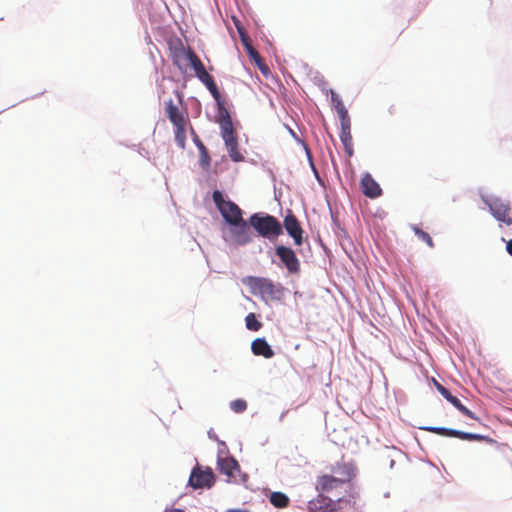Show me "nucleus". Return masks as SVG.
<instances>
[{"instance_id":"1","label":"nucleus","mask_w":512,"mask_h":512,"mask_svg":"<svg viewBox=\"0 0 512 512\" xmlns=\"http://www.w3.org/2000/svg\"><path fill=\"white\" fill-rule=\"evenodd\" d=\"M333 472H335L337 476L324 474L317 478L316 490L321 494L327 493L338 496L342 491H346L349 482L354 476L352 469L346 464L338 465L337 470H333Z\"/></svg>"},{"instance_id":"2","label":"nucleus","mask_w":512,"mask_h":512,"mask_svg":"<svg viewBox=\"0 0 512 512\" xmlns=\"http://www.w3.org/2000/svg\"><path fill=\"white\" fill-rule=\"evenodd\" d=\"M165 113L175 128V141L177 145L184 149L186 146V131L189 124V118L186 108H179L174 100L169 99L165 102Z\"/></svg>"},{"instance_id":"3","label":"nucleus","mask_w":512,"mask_h":512,"mask_svg":"<svg viewBox=\"0 0 512 512\" xmlns=\"http://www.w3.org/2000/svg\"><path fill=\"white\" fill-rule=\"evenodd\" d=\"M244 282L253 294L260 295L266 301L280 300L284 293V287L269 278L248 276Z\"/></svg>"},{"instance_id":"4","label":"nucleus","mask_w":512,"mask_h":512,"mask_svg":"<svg viewBox=\"0 0 512 512\" xmlns=\"http://www.w3.org/2000/svg\"><path fill=\"white\" fill-rule=\"evenodd\" d=\"M250 224L260 236L268 239H275L283 233L281 223L271 215L254 214L250 217Z\"/></svg>"},{"instance_id":"5","label":"nucleus","mask_w":512,"mask_h":512,"mask_svg":"<svg viewBox=\"0 0 512 512\" xmlns=\"http://www.w3.org/2000/svg\"><path fill=\"white\" fill-rule=\"evenodd\" d=\"M212 199L222 217L229 225L239 223L243 220L242 210L239 206L231 200H225L223 194L219 190H215L213 192Z\"/></svg>"},{"instance_id":"6","label":"nucleus","mask_w":512,"mask_h":512,"mask_svg":"<svg viewBox=\"0 0 512 512\" xmlns=\"http://www.w3.org/2000/svg\"><path fill=\"white\" fill-rule=\"evenodd\" d=\"M483 201L495 219L508 226L512 225V208L508 201L499 197H483Z\"/></svg>"},{"instance_id":"7","label":"nucleus","mask_w":512,"mask_h":512,"mask_svg":"<svg viewBox=\"0 0 512 512\" xmlns=\"http://www.w3.org/2000/svg\"><path fill=\"white\" fill-rule=\"evenodd\" d=\"M275 254L280 259L281 266L285 267L289 274L298 275L300 273L301 264L293 249L278 245L275 247Z\"/></svg>"},{"instance_id":"8","label":"nucleus","mask_w":512,"mask_h":512,"mask_svg":"<svg viewBox=\"0 0 512 512\" xmlns=\"http://www.w3.org/2000/svg\"><path fill=\"white\" fill-rule=\"evenodd\" d=\"M215 483V476L210 467L202 469L200 466L193 468L189 477V484L194 489H210Z\"/></svg>"},{"instance_id":"9","label":"nucleus","mask_w":512,"mask_h":512,"mask_svg":"<svg viewBox=\"0 0 512 512\" xmlns=\"http://www.w3.org/2000/svg\"><path fill=\"white\" fill-rule=\"evenodd\" d=\"M229 238L236 245H245L251 242L250 228L244 219L239 223L230 224Z\"/></svg>"},{"instance_id":"10","label":"nucleus","mask_w":512,"mask_h":512,"mask_svg":"<svg viewBox=\"0 0 512 512\" xmlns=\"http://www.w3.org/2000/svg\"><path fill=\"white\" fill-rule=\"evenodd\" d=\"M341 501L338 497L337 501L319 493L316 498L308 502L309 512H335L337 510V503Z\"/></svg>"},{"instance_id":"11","label":"nucleus","mask_w":512,"mask_h":512,"mask_svg":"<svg viewBox=\"0 0 512 512\" xmlns=\"http://www.w3.org/2000/svg\"><path fill=\"white\" fill-rule=\"evenodd\" d=\"M284 227L293 238L294 243L300 246L303 243V229L296 216L290 210L284 218Z\"/></svg>"},{"instance_id":"12","label":"nucleus","mask_w":512,"mask_h":512,"mask_svg":"<svg viewBox=\"0 0 512 512\" xmlns=\"http://www.w3.org/2000/svg\"><path fill=\"white\" fill-rule=\"evenodd\" d=\"M217 468L220 473L226 475L228 478H235L237 472L240 471V466L234 457L218 456Z\"/></svg>"},{"instance_id":"13","label":"nucleus","mask_w":512,"mask_h":512,"mask_svg":"<svg viewBox=\"0 0 512 512\" xmlns=\"http://www.w3.org/2000/svg\"><path fill=\"white\" fill-rule=\"evenodd\" d=\"M341 124V133H340V140L344 146V150L348 157H351L354 153L353 150V142H352V135H351V124H350V118H344L340 119Z\"/></svg>"},{"instance_id":"14","label":"nucleus","mask_w":512,"mask_h":512,"mask_svg":"<svg viewBox=\"0 0 512 512\" xmlns=\"http://www.w3.org/2000/svg\"><path fill=\"white\" fill-rule=\"evenodd\" d=\"M362 193L369 198H377L382 194L380 185L373 179V177L366 173L361 179Z\"/></svg>"},{"instance_id":"15","label":"nucleus","mask_w":512,"mask_h":512,"mask_svg":"<svg viewBox=\"0 0 512 512\" xmlns=\"http://www.w3.org/2000/svg\"><path fill=\"white\" fill-rule=\"evenodd\" d=\"M437 389L438 391L440 392V394L447 400L449 401L456 409H458L462 414H464L465 416L471 418V419H475L477 420L478 418L476 417V415L471 411L469 410L467 407H465L464 405H462V403L460 402V400L453 396L450 391L448 389H446L444 386L440 385V384H437Z\"/></svg>"},{"instance_id":"16","label":"nucleus","mask_w":512,"mask_h":512,"mask_svg":"<svg viewBox=\"0 0 512 512\" xmlns=\"http://www.w3.org/2000/svg\"><path fill=\"white\" fill-rule=\"evenodd\" d=\"M219 115V125L223 140L236 137L229 112L225 108H221V110H219Z\"/></svg>"},{"instance_id":"17","label":"nucleus","mask_w":512,"mask_h":512,"mask_svg":"<svg viewBox=\"0 0 512 512\" xmlns=\"http://www.w3.org/2000/svg\"><path fill=\"white\" fill-rule=\"evenodd\" d=\"M251 349L254 355L263 356L264 358H272L274 351L264 338H256L251 344Z\"/></svg>"},{"instance_id":"18","label":"nucleus","mask_w":512,"mask_h":512,"mask_svg":"<svg viewBox=\"0 0 512 512\" xmlns=\"http://www.w3.org/2000/svg\"><path fill=\"white\" fill-rule=\"evenodd\" d=\"M190 53L195 52L191 48H185L183 45H181L173 52V64L176 65L180 70H183V68L189 64Z\"/></svg>"},{"instance_id":"19","label":"nucleus","mask_w":512,"mask_h":512,"mask_svg":"<svg viewBox=\"0 0 512 512\" xmlns=\"http://www.w3.org/2000/svg\"><path fill=\"white\" fill-rule=\"evenodd\" d=\"M426 431L432 432L434 434L444 436V437H454L464 440L465 432L455 429H449L444 427H425L423 428Z\"/></svg>"},{"instance_id":"20","label":"nucleus","mask_w":512,"mask_h":512,"mask_svg":"<svg viewBox=\"0 0 512 512\" xmlns=\"http://www.w3.org/2000/svg\"><path fill=\"white\" fill-rule=\"evenodd\" d=\"M224 142L228 151V155L232 161L240 162L244 160L243 155L238 149L237 137L226 139Z\"/></svg>"},{"instance_id":"21","label":"nucleus","mask_w":512,"mask_h":512,"mask_svg":"<svg viewBox=\"0 0 512 512\" xmlns=\"http://www.w3.org/2000/svg\"><path fill=\"white\" fill-rule=\"evenodd\" d=\"M331 101L340 119L349 117L348 111L345 108L343 101L334 91H331Z\"/></svg>"},{"instance_id":"22","label":"nucleus","mask_w":512,"mask_h":512,"mask_svg":"<svg viewBox=\"0 0 512 512\" xmlns=\"http://www.w3.org/2000/svg\"><path fill=\"white\" fill-rule=\"evenodd\" d=\"M270 502L277 508H286L289 505V498L282 492H273L270 495Z\"/></svg>"},{"instance_id":"23","label":"nucleus","mask_w":512,"mask_h":512,"mask_svg":"<svg viewBox=\"0 0 512 512\" xmlns=\"http://www.w3.org/2000/svg\"><path fill=\"white\" fill-rule=\"evenodd\" d=\"M198 150H199V155H200V157H199L200 166L204 170H208L210 168V162H211V158L209 156L208 150L203 143L198 144Z\"/></svg>"},{"instance_id":"24","label":"nucleus","mask_w":512,"mask_h":512,"mask_svg":"<svg viewBox=\"0 0 512 512\" xmlns=\"http://www.w3.org/2000/svg\"><path fill=\"white\" fill-rule=\"evenodd\" d=\"M248 55L254 62L257 64L259 69L266 74L268 72V67L263 63V59L260 56V54L257 52V50L254 47H248L247 50Z\"/></svg>"},{"instance_id":"25","label":"nucleus","mask_w":512,"mask_h":512,"mask_svg":"<svg viewBox=\"0 0 512 512\" xmlns=\"http://www.w3.org/2000/svg\"><path fill=\"white\" fill-rule=\"evenodd\" d=\"M205 86L207 87V89L209 90V92L212 94L213 98L217 102V104L219 106V110H221V108H224L221 94L219 92V89H218L214 79H211L210 81H208V83L205 84Z\"/></svg>"},{"instance_id":"26","label":"nucleus","mask_w":512,"mask_h":512,"mask_svg":"<svg viewBox=\"0 0 512 512\" xmlns=\"http://www.w3.org/2000/svg\"><path fill=\"white\" fill-rule=\"evenodd\" d=\"M205 86L207 87V89L209 90V92L212 94L213 98L217 102V104L219 106V110H221V108H224L221 94L219 92V89H218L214 79H211L210 81H208V83L205 84Z\"/></svg>"},{"instance_id":"27","label":"nucleus","mask_w":512,"mask_h":512,"mask_svg":"<svg viewBox=\"0 0 512 512\" xmlns=\"http://www.w3.org/2000/svg\"><path fill=\"white\" fill-rule=\"evenodd\" d=\"M205 86L207 87V89L209 90V92L212 94L213 98L217 102V104L219 106V110H221V108H224L221 94L219 92V89H218L214 79H211L210 81H208V83L205 84Z\"/></svg>"},{"instance_id":"28","label":"nucleus","mask_w":512,"mask_h":512,"mask_svg":"<svg viewBox=\"0 0 512 512\" xmlns=\"http://www.w3.org/2000/svg\"><path fill=\"white\" fill-rule=\"evenodd\" d=\"M464 440H467V441H483V442H486V443L492 444V445H496L497 444V441L494 440L493 438L489 437V436L481 435V434H475V433H469V432H465Z\"/></svg>"},{"instance_id":"29","label":"nucleus","mask_w":512,"mask_h":512,"mask_svg":"<svg viewBox=\"0 0 512 512\" xmlns=\"http://www.w3.org/2000/svg\"><path fill=\"white\" fill-rule=\"evenodd\" d=\"M247 329L251 331H258L262 327V323L257 320L254 313H249L245 318Z\"/></svg>"},{"instance_id":"30","label":"nucleus","mask_w":512,"mask_h":512,"mask_svg":"<svg viewBox=\"0 0 512 512\" xmlns=\"http://www.w3.org/2000/svg\"><path fill=\"white\" fill-rule=\"evenodd\" d=\"M189 57H190L189 65L194 70L195 75H197L201 71L205 70V67H204L202 61L200 60V58L198 57V55L196 53H190Z\"/></svg>"},{"instance_id":"31","label":"nucleus","mask_w":512,"mask_h":512,"mask_svg":"<svg viewBox=\"0 0 512 512\" xmlns=\"http://www.w3.org/2000/svg\"><path fill=\"white\" fill-rule=\"evenodd\" d=\"M412 230L417 235V237L423 242H425L430 248L434 247V242L427 232L423 231L422 229L415 225L412 226Z\"/></svg>"},{"instance_id":"32","label":"nucleus","mask_w":512,"mask_h":512,"mask_svg":"<svg viewBox=\"0 0 512 512\" xmlns=\"http://www.w3.org/2000/svg\"><path fill=\"white\" fill-rule=\"evenodd\" d=\"M230 408L235 413H242L247 409V402L243 399H236L230 403Z\"/></svg>"},{"instance_id":"33","label":"nucleus","mask_w":512,"mask_h":512,"mask_svg":"<svg viewBox=\"0 0 512 512\" xmlns=\"http://www.w3.org/2000/svg\"><path fill=\"white\" fill-rule=\"evenodd\" d=\"M197 78L205 85L213 79V77L205 70L201 71L199 74L196 75Z\"/></svg>"},{"instance_id":"34","label":"nucleus","mask_w":512,"mask_h":512,"mask_svg":"<svg viewBox=\"0 0 512 512\" xmlns=\"http://www.w3.org/2000/svg\"><path fill=\"white\" fill-rule=\"evenodd\" d=\"M236 27H237V30L240 34V38H241V41H242V44H247L249 43L251 40L250 38L248 37V35L246 34V32L244 31V29L242 27H240L237 23H236Z\"/></svg>"},{"instance_id":"35","label":"nucleus","mask_w":512,"mask_h":512,"mask_svg":"<svg viewBox=\"0 0 512 512\" xmlns=\"http://www.w3.org/2000/svg\"><path fill=\"white\" fill-rule=\"evenodd\" d=\"M506 250L512 256V239L507 242Z\"/></svg>"},{"instance_id":"36","label":"nucleus","mask_w":512,"mask_h":512,"mask_svg":"<svg viewBox=\"0 0 512 512\" xmlns=\"http://www.w3.org/2000/svg\"><path fill=\"white\" fill-rule=\"evenodd\" d=\"M193 136H194V137H193L194 143H195V145H196L197 147H198V144L203 143V142L199 139V137L197 136V134H196L195 132H193Z\"/></svg>"},{"instance_id":"37","label":"nucleus","mask_w":512,"mask_h":512,"mask_svg":"<svg viewBox=\"0 0 512 512\" xmlns=\"http://www.w3.org/2000/svg\"><path fill=\"white\" fill-rule=\"evenodd\" d=\"M178 102L182 104V94L179 91H175Z\"/></svg>"},{"instance_id":"38","label":"nucleus","mask_w":512,"mask_h":512,"mask_svg":"<svg viewBox=\"0 0 512 512\" xmlns=\"http://www.w3.org/2000/svg\"><path fill=\"white\" fill-rule=\"evenodd\" d=\"M165 512H185V511L182 509H178V508H172V509L165 510Z\"/></svg>"},{"instance_id":"39","label":"nucleus","mask_w":512,"mask_h":512,"mask_svg":"<svg viewBox=\"0 0 512 512\" xmlns=\"http://www.w3.org/2000/svg\"><path fill=\"white\" fill-rule=\"evenodd\" d=\"M244 47H245L246 51L248 50V47H253L251 44V41L247 44H244Z\"/></svg>"},{"instance_id":"40","label":"nucleus","mask_w":512,"mask_h":512,"mask_svg":"<svg viewBox=\"0 0 512 512\" xmlns=\"http://www.w3.org/2000/svg\"><path fill=\"white\" fill-rule=\"evenodd\" d=\"M227 512H247L245 510H228Z\"/></svg>"}]
</instances>
